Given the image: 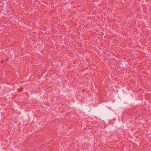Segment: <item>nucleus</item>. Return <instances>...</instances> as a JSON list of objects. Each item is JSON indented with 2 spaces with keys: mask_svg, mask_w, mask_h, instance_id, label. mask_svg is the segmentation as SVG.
I'll list each match as a JSON object with an SVG mask.
<instances>
[{
  "mask_svg": "<svg viewBox=\"0 0 151 151\" xmlns=\"http://www.w3.org/2000/svg\"><path fill=\"white\" fill-rule=\"evenodd\" d=\"M3 61H2L1 63H3Z\"/></svg>",
  "mask_w": 151,
  "mask_h": 151,
  "instance_id": "f257e3e1",
  "label": "nucleus"
},
{
  "mask_svg": "<svg viewBox=\"0 0 151 151\" xmlns=\"http://www.w3.org/2000/svg\"><path fill=\"white\" fill-rule=\"evenodd\" d=\"M8 59H7V61H8Z\"/></svg>",
  "mask_w": 151,
  "mask_h": 151,
  "instance_id": "f03ea898",
  "label": "nucleus"
}]
</instances>
